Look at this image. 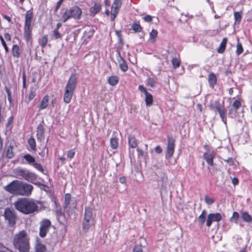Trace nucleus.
Instances as JSON below:
<instances>
[{
  "instance_id": "f257e3e1",
  "label": "nucleus",
  "mask_w": 252,
  "mask_h": 252,
  "mask_svg": "<svg viewBox=\"0 0 252 252\" xmlns=\"http://www.w3.org/2000/svg\"><path fill=\"white\" fill-rule=\"evenodd\" d=\"M13 204L16 210L24 215L39 212L38 205H36L32 198H18Z\"/></svg>"
},
{
  "instance_id": "f03ea898",
  "label": "nucleus",
  "mask_w": 252,
  "mask_h": 252,
  "mask_svg": "<svg viewBox=\"0 0 252 252\" xmlns=\"http://www.w3.org/2000/svg\"><path fill=\"white\" fill-rule=\"evenodd\" d=\"M30 238L25 230L20 231L15 234L13 239V245L19 252H30L31 249Z\"/></svg>"
},
{
  "instance_id": "7ed1b4c3",
  "label": "nucleus",
  "mask_w": 252,
  "mask_h": 252,
  "mask_svg": "<svg viewBox=\"0 0 252 252\" xmlns=\"http://www.w3.org/2000/svg\"><path fill=\"white\" fill-rule=\"evenodd\" d=\"M82 11L77 5H74L69 8V9H65L63 13L61 19L63 22L65 23L71 18L75 20H80L82 18Z\"/></svg>"
},
{
  "instance_id": "20e7f679",
  "label": "nucleus",
  "mask_w": 252,
  "mask_h": 252,
  "mask_svg": "<svg viewBox=\"0 0 252 252\" xmlns=\"http://www.w3.org/2000/svg\"><path fill=\"white\" fill-rule=\"evenodd\" d=\"M224 101L221 105L219 100L211 103L209 107L210 109L214 111L216 114H219L222 122L225 124H227L226 110L224 105Z\"/></svg>"
},
{
  "instance_id": "39448f33",
  "label": "nucleus",
  "mask_w": 252,
  "mask_h": 252,
  "mask_svg": "<svg viewBox=\"0 0 252 252\" xmlns=\"http://www.w3.org/2000/svg\"><path fill=\"white\" fill-rule=\"evenodd\" d=\"M14 173L18 176H21L25 180L30 183H33L38 178L39 180L44 182V180L33 172H30L29 170L18 167L14 170Z\"/></svg>"
},
{
  "instance_id": "423d86ee",
  "label": "nucleus",
  "mask_w": 252,
  "mask_h": 252,
  "mask_svg": "<svg viewBox=\"0 0 252 252\" xmlns=\"http://www.w3.org/2000/svg\"><path fill=\"white\" fill-rule=\"evenodd\" d=\"M3 216L5 220L7 221L8 226L14 227L17 219V216L15 210L13 208L7 207L5 209Z\"/></svg>"
},
{
  "instance_id": "0eeeda50",
  "label": "nucleus",
  "mask_w": 252,
  "mask_h": 252,
  "mask_svg": "<svg viewBox=\"0 0 252 252\" xmlns=\"http://www.w3.org/2000/svg\"><path fill=\"white\" fill-rule=\"evenodd\" d=\"M55 229V226L52 225L51 221L48 219H43L40 222L39 235L41 238H45L49 232L50 227Z\"/></svg>"
},
{
  "instance_id": "6e6552de",
  "label": "nucleus",
  "mask_w": 252,
  "mask_h": 252,
  "mask_svg": "<svg viewBox=\"0 0 252 252\" xmlns=\"http://www.w3.org/2000/svg\"><path fill=\"white\" fill-rule=\"evenodd\" d=\"M21 181L13 180L4 188V189L13 195H19Z\"/></svg>"
},
{
  "instance_id": "1a4fd4ad",
  "label": "nucleus",
  "mask_w": 252,
  "mask_h": 252,
  "mask_svg": "<svg viewBox=\"0 0 252 252\" xmlns=\"http://www.w3.org/2000/svg\"><path fill=\"white\" fill-rule=\"evenodd\" d=\"M167 150L165 155L166 159L169 160L173 156L175 147V139L171 135H167Z\"/></svg>"
},
{
  "instance_id": "9d476101",
  "label": "nucleus",
  "mask_w": 252,
  "mask_h": 252,
  "mask_svg": "<svg viewBox=\"0 0 252 252\" xmlns=\"http://www.w3.org/2000/svg\"><path fill=\"white\" fill-rule=\"evenodd\" d=\"M78 75L76 73L71 74L70 77L66 84L64 90L74 92L78 83Z\"/></svg>"
},
{
  "instance_id": "9b49d317",
  "label": "nucleus",
  "mask_w": 252,
  "mask_h": 252,
  "mask_svg": "<svg viewBox=\"0 0 252 252\" xmlns=\"http://www.w3.org/2000/svg\"><path fill=\"white\" fill-rule=\"evenodd\" d=\"M138 90L145 94L144 100L147 107H150L153 104L154 97L153 95L148 92L147 88L143 85H139Z\"/></svg>"
},
{
  "instance_id": "f8f14e48",
  "label": "nucleus",
  "mask_w": 252,
  "mask_h": 252,
  "mask_svg": "<svg viewBox=\"0 0 252 252\" xmlns=\"http://www.w3.org/2000/svg\"><path fill=\"white\" fill-rule=\"evenodd\" d=\"M33 189L32 185L21 181L19 195L29 196L32 194Z\"/></svg>"
},
{
  "instance_id": "ddd939ff",
  "label": "nucleus",
  "mask_w": 252,
  "mask_h": 252,
  "mask_svg": "<svg viewBox=\"0 0 252 252\" xmlns=\"http://www.w3.org/2000/svg\"><path fill=\"white\" fill-rule=\"evenodd\" d=\"M222 219L221 214L220 213H209L207 215L206 225L208 227H210L213 222H219Z\"/></svg>"
},
{
  "instance_id": "4468645a",
  "label": "nucleus",
  "mask_w": 252,
  "mask_h": 252,
  "mask_svg": "<svg viewBox=\"0 0 252 252\" xmlns=\"http://www.w3.org/2000/svg\"><path fill=\"white\" fill-rule=\"evenodd\" d=\"M45 242L51 246H55L58 243H62L58 236V233L55 231L49 234L48 238L45 239Z\"/></svg>"
},
{
  "instance_id": "2eb2a0df",
  "label": "nucleus",
  "mask_w": 252,
  "mask_h": 252,
  "mask_svg": "<svg viewBox=\"0 0 252 252\" xmlns=\"http://www.w3.org/2000/svg\"><path fill=\"white\" fill-rule=\"evenodd\" d=\"M145 150L146 151H144L142 149L137 148L136 151L137 152V157L138 159L139 162H141V159L143 158V160L146 165L148 160L149 159V157L148 152H147L148 150V145L145 144Z\"/></svg>"
},
{
  "instance_id": "dca6fc26",
  "label": "nucleus",
  "mask_w": 252,
  "mask_h": 252,
  "mask_svg": "<svg viewBox=\"0 0 252 252\" xmlns=\"http://www.w3.org/2000/svg\"><path fill=\"white\" fill-rule=\"evenodd\" d=\"M32 26L29 25H24V35L25 39L26 40L27 44L30 43V45H32Z\"/></svg>"
},
{
  "instance_id": "f3484780",
  "label": "nucleus",
  "mask_w": 252,
  "mask_h": 252,
  "mask_svg": "<svg viewBox=\"0 0 252 252\" xmlns=\"http://www.w3.org/2000/svg\"><path fill=\"white\" fill-rule=\"evenodd\" d=\"M44 124V120H43L41 123H40L37 127L36 129V138L37 141L39 142H42L44 139V133H45V129L43 127V124Z\"/></svg>"
},
{
  "instance_id": "a211bd4d",
  "label": "nucleus",
  "mask_w": 252,
  "mask_h": 252,
  "mask_svg": "<svg viewBox=\"0 0 252 252\" xmlns=\"http://www.w3.org/2000/svg\"><path fill=\"white\" fill-rule=\"evenodd\" d=\"M95 32V30L94 29H91L89 31H85L83 33V35L82 37V39L85 38L83 44L87 45L88 42L91 40L94 36V34Z\"/></svg>"
},
{
  "instance_id": "6ab92c4d",
  "label": "nucleus",
  "mask_w": 252,
  "mask_h": 252,
  "mask_svg": "<svg viewBox=\"0 0 252 252\" xmlns=\"http://www.w3.org/2000/svg\"><path fill=\"white\" fill-rule=\"evenodd\" d=\"M34 252H46L47 248L45 244L41 243L40 239L36 237L34 247Z\"/></svg>"
},
{
  "instance_id": "aec40b11",
  "label": "nucleus",
  "mask_w": 252,
  "mask_h": 252,
  "mask_svg": "<svg viewBox=\"0 0 252 252\" xmlns=\"http://www.w3.org/2000/svg\"><path fill=\"white\" fill-rule=\"evenodd\" d=\"M102 5L100 3L94 2V6L89 8L90 16L92 17L95 16L96 14L100 11Z\"/></svg>"
},
{
  "instance_id": "412c9836",
  "label": "nucleus",
  "mask_w": 252,
  "mask_h": 252,
  "mask_svg": "<svg viewBox=\"0 0 252 252\" xmlns=\"http://www.w3.org/2000/svg\"><path fill=\"white\" fill-rule=\"evenodd\" d=\"M94 220L84 217L82 221V230L84 233H87L93 225Z\"/></svg>"
},
{
  "instance_id": "4be33fe9",
  "label": "nucleus",
  "mask_w": 252,
  "mask_h": 252,
  "mask_svg": "<svg viewBox=\"0 0 252 252\" xmlns=\"http://www.w3.org/2000/svg\"><path fill=\"white\" fill-rule=\"evenodd\" d=\"M128 145L129 148L134 149L137 147L138 141L132 134H127Z\"/></svg>"
},
{
  "instance_id": "5701e85b",
  "label": "nucleus",
  "mask_w": 252,
  "mask_h": 252,
  "mask_svg": "<svg viewBox=\"0 0 252 252\" xmlns=\"http://www.w3.org/2000/svg\"><path fill=\"white\" fill-rule=\"evenodd\" d=\"M203 158L209 166L214 165V159L216 158V154L205 152L203 155Z\"/></svg>"
},
{
  "instance_id": "b1692460",
  "label": "nucleus",
  "mask_w": 252,
  "mask_h": 252,
  "mask_svg": "<svg viewBox=\"0 0 252 252\" xmlns=\"http://www.w3.org/2000/svg\"><path fill=\"white\" fill-rule=\"evenodd\" d=\"M240 214L241 219L243 222L249 223L252 222V216L248 211L241 210L240 211Z\"/></svg>"
},
{
  "instance_id": "393cba45",
  "label": "nucleus",
  "mask_w": 252,
  "mask_h": 252,
  "mask_svg": "<svg viewBox=\"0 0 252 252\" xmlns=\"http://www.w3.org/2000/svg\"><path fill=\"white\" fill-rule=\"evenodd\" d=\"M49 103V96L48 94H46L43 97L40 103L37 106V108L39 109V111L45 109L48 107Z\"/></svg>"
},
{
  "instance_id": "a878e982",
  "label": "nucleus",
  "mask_w": 252,
  "mask_h": 252,
  "mask_svg": "<svg viewBox=\"0 0 252 252\" xmlns=\"http://www.w3.org/2000/svg\"><path fill=\"white\" fill-rule=\"evenodd\" d=\"M60 225L61 226V229L59 231L58 236L63 242L67 232V226L64 223L61 221H60Z\"/></svg>"
},
{
  "instance_id": "bb28decb",
  "label": "nucleus",
  "mask_w": 252,
  "mask_h": 252,
  "mask_svg": "<svg viewBox=\"0 0 252 252\" xmlns=\"http://www.w3.org/2000/svg\"><path fill=\"white\" fill-rule=\"evenodd\" d=\"M21 157L25 160L27 164L30 165H32L36 160L35 157L29 153L22 154Z\"/></svg>"
},
{
  "instance_id": "cd10ccee",
  "label": "nucleus",
  "mask_w": 252,
  "mask_h": 252,
  "mask_svg": "<svg viewBox=\"0 0 252 252\" xmlns=\"http://www.w3.org/2000/svg\"><path fill=\"white\" fill-rule=\"evenodd\" d=\"M208 82L211 88L213 89L217 83V77L214 72H211L208 76Z\"/></svg>"
},
{
  "instance_id": "c85d7f7f",
  "label": "nucleus",
  "mask_w": 252,
  "mask_h": 252,
  "mask_svg": "<svg viewBox=\"0 0 252 252\" xmlns=\"http://www.w3.org/2000/svg\"><path fill=\"white\" fill-rule=\"evenodd\" d=\"M228 41V39L227 37L223 38L219 46L217 49V51L219 54H222L224 52L226 47V44Z\"/></svg>"
},
{
  "instance_id": "c756f323",
  "label": "nucleus",
  "mask_w": 252,
  "mask_h": 252,
  "mask_svg": "<svg viewBox=\"0 0 252 252\" xmlns=\"http://www.w3.org/2000/svg\"><path fill=\"white\" fill-rule=\"evenodd\" d=\"M33 17V12L30 10H28L26 13L25 24L24 25L32 26V22Z\"/></svg>"
},
{
  "instance_id": "7c9ffc66",
  "label": "nucleus",
  "mask_w": 252,
  "mask_h": 252,
  "mask_svg": "<svg viewBox=\"0 0 252 252\" xmlns=\"http://www.w3.org/2000/svg\"><path fill=\"white\" fill-rule=\"evenodd\" d=\"M229 221L235 224H238L239 221H241V215L240 212L234 211L232 215L229 219Z\"/></svg>"
},
{
  "instance_id": "2f4dec72",
  "label": "nucleus",
  "mask_w": 252,
  "mask_h": 252,
  "mask_svg": "<svg viewBox=\"0 0 252 252\" xmlns=\"http://www.w3.org/2000/svg\"><path fill=\"white\" fill-rule=\"evenodd\" d=\"M74 92L64 90V93L63 94V101L66 103H69L71 101L72 97L73 95Z\"/></svg>"
},
{
  "instance_id": "473e14b6",
  "label": "nucleus",
  "mask_w": 252,
  "mask_h": 252,
  "mask_svg": "<svg viewBox=\"0 0 252 252\" xmlns=\"http://www.w3.org/2000/svg\"><path fill=\"white\" fill-rule=\"evenodd\" d=\"M28 143L30 148H27L29 151H32L34 152L36 151V143L34 138L31 136V137L28 140Z\"/></svg>"
},
{
  "instance_id": "72a5a7b5",
  "label": "nucleus",
  "mask_w": 252,
  "mask_h": 252,
  "mask_svg": "<svg viewBox=\"0 0 252 252\" xmlns=\"http://www.w3.org/2000/svg\"><path fill=\"white\" fill-rule=\"evenodd\" d=\"M130 30L134 31L135 33H138L142 32L143 27L140 25L139 21H134L130 25Z\"/></svg>"
},
{
  "instance_id": "f704fd0d",
  "label": "nucleus",
  "mask_w": 252,
  "mask_h": 252,
  "mask_svg": "<svg viewBox=\"0 0 252 252\" xmlns=\"http://www.w3.org/2000/svg\"><path fill=\"white\" fill-rule=\"evenodd\" d=\"M117 133L116 131H113V137L110 138V146L113 149H116L118 147L119 138L116 136H114V135Z\"/></svg>"
},
{
  "instance_id": "c9c22d12",
  "label": "nucleus",
  "mask_w": 252,
  "mask_h": 252,
  "mask_svg": "<svg viewBox=\"0 0 252 252\" xmlns=\"http://www.w3.org/2000/svg\"><path fill=\"white\" fill-rule=\"evenodd\" d=\"M14 147L10 144L7 148L5 151V157L8 159H11L15 156L13 152Z\"/></svg>"
},
{
  "instance_id": "e433bc0d",
  "label": "nucleus",
  "mask_w": 252,
  "mask_h": 252,
  "mask_svg": "<svg viewBox=\"0 0 252 252\" xmlns=\"http://www.w3.org/2000/svg\"><path fill=\"white\" fill-rule=\"evenodd\" d=\"M93 208L90 206L85 207L84 217L94 219Z\"/></svg>"
},
{
  "instance_id": "4c0bfd02",
  "label": "nucleus",
  "mask_w": 252,
  "mask_h": 252,
  "mask_svg": "<svg viewBox=\"0 0 252 252\" xmlns=\"http://www.w3.org/2000/svg\"><path fill=\"white\" fill-rule=\"evenodd\" d=\"M119 77L116 75H112L107 79L108 84L112 86H116L119 83Z\"/></svg>"
},
{
  "instance_id": "58836bf2",
  "label": "nucleus",
  "mask_w": 252,
  "mask_h": 252,
  "mask_svg": "<svg viewBox=\"0 0 252 252\" xmlns=\"http://www.w3.org/2000/svg\"><path fill=\"white\" fill-rule=\"evenodd\" d=\"M239 115L238 110L235 109L232 107H230L228 109V112L227 113L228 117L231 119L236 118Z\"/></svg>"
},
{
  "instance_id": "ea45409f",
  "label": "nucleus",
  "mask_w": 252,
  "mask_h": 252,
  "mask_svg": "<svg viewBox=\"0 0 252 252\" xmlns=\"http://www.w3.org/2000/svg\"><path fill=\"white\" fill-rule=\"evenodd\" d=\"M158 32L157 30L152 29L149 33L150 38L149 41L152 43H155L156 41V39L158 37Z\"/></svg>"
},
{
  "instance_id": "a19ab883",
  "label": "nucleus",
  "mask_w": 252,
  "mask_h": 252,
  "mask_svg": "<svg viewBox=\"0 0 252 252\" xmlns=\"http://www.w3.org/2000/svg\"><path fill=\"white\" fill-rule=\"evenodd\" d=\"M159 181L161 182V187L162 188L165 187L168 183V178L166 174L164 172H161L159 173Z\"/></svg>"
},
{
  "instance_id": "79ce46f5",
  "label": "nucleus",
  "mask_w": 252,
  "mask_h": 252,
  "mask_svg": "<svg viewBox=\"0 0 252 252\" xmlns=\"http://www.w3.org/2000/svg\"><path fill=\"white\" fill-rule=\"evenodd\" d=\"M12 56L15 58H19L20 55V51L17 44H14L12 48Z\"/></svg>"
},
{
  "instance_id": "37998d69",
  "label": "nucleus",
  "mask_w": 252,
  "mask_h": 252,
  "mask_svg": "<svg viewBox=\"0 0 252 252\" xmlns=\"http://www.w3.org/2000/svg\"><path fill=\"white\" fill-rule=\"evenodd\" d=\"M242 12L240 11H234V17L235 20V24H240L242 20Z\"/></svg>"
},
{
  "instance_id": "c03bdc74",
  "label": "nucleus",
  "mask_w": 252,
  "mask_h": 252,
  "mask_svg": "<svg viewBox=\"0 0 252 252\" xmlns=\"http://www.w3.org/2000/svg\"><path fill=\"white\" fill-rule=\"evenodd\" d=\"M32 166L37 170L42 173L43 174L47 175V173H45V170L40 163L37 162L35 160V162L32 164Z\"/></svg>"
},
{
  "instance_id": "a18cd8bd",
  "label": "nucleus",
  "mask_w": 252,
  "mask_h": 252,
  "mask_svg": "<svg viewBox=\"0 0 252 252\" xmlns=\"http://www.w3.org/2000/svg\"><path fill=\"white\" fill-rule=\"evenodd\" d=\"M237 39L238 42L236 45V50L235 53L237 56H239L243 52L244 49L242 43L239 41V38H238Z\"/></svg>"
},
{
  "instance_id": "49530a36",
  "label": "nucleus",
  "mask_w": 252,
  "mask_h": 252,
  "mask_svg": "<svg viewBox=\"0 0 252 252\" xmlns=\"http://www.w3.org/2000/svg\"><path fill=\"white\" fill-rule=\"evenodd\" d=\"M242 103L240 98L236 99L232 104V108L235 109L239 110V108L241 107Z\"/></svg>"
},
{
  "instance_id": "de8ad7c7",
  "label": "nucleus",
  "mask_w": 252,
  "mask_h": 252,
  "mask_svg": "<svg viewBox=\"0 0 252 252\" xmlns=\"http://www.w3.org/2000/svg\"><path fill=\"white\" fill-rule=\"evenodd\" d=\"M220 164L217 165L216 163H214V165L211 166L212 167V172L215 174L217 173V172H220L221 171L220 167L221 166V165L223 164V162L222 161H220Z\"/></svg>"
},
{
  "instance_id": "09e8293b",
  "label": "nucleus",
  "mask_w": 252,
  "mask_h": 252,
  "mask_svg": "<svg viewBox=\"0 0 252 252\" xmlns=\"http://www.w3.org/2000/svg\"><path fill=\"white\" fill-rule=\"evenodd\" d=\"M121 62H122V63L120 64V68L122 71L125 72L128 70V65L124 59L121 60Z\"/></svg>"
},
{
  "instance_id": "8fccbe9b",
  "label": "nucleus",
  "mask_w": 252,
  "mask_h": 252,
  "mask_svg": "<svg viewBox=\"0 0 252 252\" xmlns=\"http://www.w3.org/2000/svg\"><path fill=\"white\" fill-rule=\"evenodd\" d=\"M172 64L173 65V67L174 69H176L178 68L181 64V61L178 59L176 57L173 58L171 60Z\"/></svg>"
},
{
  "instance_id": "3c124183",
  "label": "nucleus",
  "mask_w": 252,
  "mask_h": 252,
  "mask_svg": "<svg viewBox=\"0 0 252 252\" xmlns=\"http://www.w3.org/2000/svg\"><path fill=\"white\" fill-rule=\"evenodd\" d=\"M34 202L36 204V205H40L38 206V208H39V212L41 210H45L47 208V207L44 205L45 203V201H44L34 199Z\"/></svg>"
},
{
  "instance_id": "603ef678",
  "label": "nucleus",
  "mask_w": 252,
  "mask_h": 252,
  "mask_svg": "<svg viewBox=\"0 0 252 252\" xmlns=\"http://www.w3.org/2000/svg\"><path fill=\"white\" fill-rule=\"evenodd\" d=\"M30 90H31L29 96H28V101L27 102L28 103H29L31 100H32L36 95V93H35V91L34 90L33 87H31Z\"/></svg>"
},
{
  "instance_id": "864d4df0",
  "label": "nucleus",
  "mask_w": 252,
  "mask_h": 252,
  "mask_svg": "<svg viewBox=\"0 0 252 252\" xmlns=\"http://www.w3.org/2000/svg\"><path fill=\"white\" fill-rule=\"evenodd\" d=\"M48 35H44L42 36L41 41L40 42V45L42 48H44L48 42Z\"/></svg>"
},
{
  "instance_id": "5fc2aeb1",
  "label": "nucleus",
  "mask_w": 252,
  "mask_h": 252,
  "mask_svg": "<svg viewBox=\"0 0 252 252\" xmlns=\"http://www.w3.org/2000/svg\"><path fill=\"white\" fill-rule=\"evenodd\" d=\"M205 202L208 205H211L215 202V199L210 197L208 195H206L204 197Z\"/></svg>"
},
{
  "instance_id": "6e6d98bb",
  "label": "nucleus",
  "mask_w": 252,
  "mask_h": 252,
  "mask_svg": "<svg viewBox=\"0 0 252 252\" xmlns=\"http://www.w3.org/2000/svg\"><path fill=\"white\" fill-rule=\"evenodd\" d=\"M122 1L123 0H114L111 8H115V9H120L122 5Z\"/></svg>"
},
{
  "instance_id": "4d7b16f0",
  "label": "nucleus",
  "mask_w": 252,
  "mask_h": 252,
  "mask_svg": "<svg viewBox=\"0 0 252 252\" xmlns=\"http://www.w3.org/2000/svg\"><path fill=\"white\" fill-rule=\"evenodd\" d=\"M14 120V117L11 115L10 117H9L8 119L7 123L5 124V126L6 128H9V129H11L13 126H12V123Z\"/></svg>"
},
{
  "instance_id": "13d9d810",
  "label": "nucleus",
  "mask_w": 252,
  "mask_h": 252,
  "mask_svg": "<svg viewBox=\"0 0 252 252\" xmlns=\"http://www.w3.org/2000/svg\"><path fill=\"white\" fill-rule=\"evenodd\" d=\"M206 220L207 221V217L199 215L198 218V222L199 226L200 227L202 226Z\"/></svg>"
},
{
  "instance_id": "bf43d9fd",
  "label": "nucleus",
  "mask_w": 252,
  "mask_h": 252,
  "mask_svg": "<svg viewBox=\"0 0 252 252\" xmlns=\"http://www.w3.org/2000/svg\"><path fill=\"white\" fill-rule=\"evenodd\" d=\"M155 81L152 77H149L146 80V85L153 88L155 86Z\"/></svg>"
},
{
  "instance_id": "052dcab7",
  "label": "nucleus",
  "mask_w": 252,
  "mask_h": 252,
  "mask_svg": "<svg viewBox=\"0 0 252 252\" xmlns=\"http://www.w3.org/2000/svg\"><path fill=\"white\" fill-rule=\"evenodd\" d=\"M112 9H113V12L111 13V17H110V20L111 21H114L115 20L119 11H120V9H115V8H112Z\"/></svg>"
},
{
  "instance_id": "680f3d73",
  "label": "nucleus",
  "mask_w": 252,
  "mask_h": 252,
  "mask_svg": "<svg viewBox=\"0 0 252 252\" xmlns=\"http://www.w3.org/2000/svg\"><path fill=\"white\" fill-rule=\"evenodd\" d=\"M81 30L80 29L76 30L73 32H72L70 35L69 37L73 36V40L72 41V42H75L77 38L78 37V34H79Z\"/></svg>"
},
{
  "instance_id": "e2e57ef3",
  "label": "nucleus",
  "mask_w": 252,
  "mask_h": 252,
  "mask_svg": "<svg viewBox=\"0 0 252 252\" xmlns=\"http://www.w3.org/2000/svg\"><path fill=\"white\" fill-rule=\"evenodd\" d=\"M22 81H23V88L24 89H27V77H26V72L25 70H23L22 71Z\"/></svg>"
},
{
  "instance_id": "0e129e2a",
  "label": "nucleus",
  "mask_w": 252,
  "mask_h": 252,
  "mask_svg": "<svg viewBox=\"0 0 252 252\" xmlns=\"http://www.w3.org/2000/svg\"><path fill=\"white\" fill-rule=\"evenodd\" d=\"M65 0H59L56 3V5L54 7V13L56 14L58 11L59 9L60 8L63 3L64 2Z\"/></svg>"
},
{
  "instance_id": "69168bd1",
  "label": "nucleus",
  "mask_w": 252,
  "mask_h": 252,
  "mask_svg": "<svg viewBox=\"0 0 252 252\" xmlns=\"http://www.w3.org/2000/svg\"><path fill=\"white\" fill-rule=\"evenodd\" d=\"M32 183L33 184V185L37 186L38 187L40 188V189L42 188L41 187L49 189V187L48 185H47L44 183H41L40 182L33 181V183Z\"/></svg>"
},
{
  "instance_id": "338daca9",
  "label": "nucleus",
  "mask_w": 252,
  "mask_h": 252,
  "mask_svg": "<svg viewBox=\"0 0 252 252\" xmlns=\"http://www.w3.org/2000/svg\"><path fill=\"white\" fill-rule=\"evenodd\" d=\"M53 35L56 39H62L63 35L57 30L53 31Z\"/></svg>"
},
{
  "instance_id": "774afa93",
  "label": "nucleus",
  "mask_w": 252,
  "mask_h": 252,
  "mask_svg": "<svg viewBox=\"0 0 252 252\" xmlns=\"http://www.w3.org/2000/svg\"><path fill=\"white\" fill-rule=\"evenodd\" d=\"M132 252H143L142 246L141 245H136L132 249Z\"/></svg>"
}]
</instances>
